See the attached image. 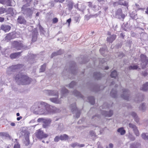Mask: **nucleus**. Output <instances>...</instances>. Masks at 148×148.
<instances>
[{"mask_svg": "<svg viewBox=\"0 0 148 148\" xmlns=\"http://www.w3.org/2000/svg\"><path fill=\"white\" fill-rule=\"evenodd\" d=\"M55 2L58 3L59 2L60 3H62L65 0H54Z\"/></svg>", "mask_w": 148, "mask_h": 148, "instance_id": "40", "label": "nucleus"}, {"mask_svg": "<svg viewBox=\"0 0 148 148\" xmlns=\"http://www.w3.org/2000/svg\"><path fill=\"white\" fill-rule=\"evenodd\" d=\"M73 3L72 2H70L68 4L69 10H71L73 8Z\"/></svg>", "mask_w": 148, "mask_h": 148, "instance_id": "25", "label": "nucleus"}, {"mask_svg": "<svg viewBox=\"0 0 148 148\" xmlns=\"http://www.w3.org/2000/svg\"><path fill=\"white\" fill-rule=\"evenodd\" d=\"M6 11L7 12H7L8 14H10L12 15L14 14L13 8H9Z\"/></svg>", "mask_w": 148, "mask_h": 148, "instance_id": "23", "label": "nucleus"}, {"mask_svg": "<svg viewBox=\"0 0 148 148\" xmlns=\"http://www.w3.org/2000/svg\"><path fill=\"white\" fill-rule=\"evenodd\" d=\"M10 0H0V3L3 5L6 4L7 6H12Z\"/></svg>", "mask_w": 148, "mask_h": 148, "instance_id": "11", "label": "nucleus"}, {"mask_svg": "<svg viewBox=\"0 0 148 148\" xmlns=\"http://www.w3.org/2000/svg\"><path fill=\"white\" fill-rule=\"evenodd\" d=\"M117 132L120 133L122 135L124 134L125 133V131L124 130L123 127H121L118 129L117 130Z\"/></svg>", "mask_w": 148, "mask_h": 148, "instance_id": "17", "label": "nucleus"}, {"mask_svg": "<svg viewBox=\"0 0 148 148\" xmlns=\"http://www.w3.org/2000/svg\"><path fill=\"white\" fill-rule=\"evenodd\" d=\"M141 136L144 139H147L148 140V135H147L145 133H143Z\"/></svg>", "mask_w": 148, "mask_h": 148, "instance_id": "32", "label": "nucleus"}, {"mask_svg": "<svg viewBox=\"0 0 148 148\" xmlns=\"http://www.w3.org/2000/svg\"><path fill=\"white\" fill-rule=\"evenodd\" d=\"M15 79L18 82V85H25L28 84L32 81V79L25 75L20 73L15 77Z\"/></svg>", "mask_w": 148, "mask_h": 148, "instance_id": "1", "label": "nucleus"}, {"mask_svg": "<svg viewBox=\"0 0 148 148\" xmlns=\"http://www.w3.org/2000/svg\"><path fill=\"white\" fill-rule=\"evenodd\" d=\"M138 68V66L137 65H134L133 66H130L128 67L129 70H135L136 69Z\"/></svg>", "mask_w": 148, "mask_h": 148, "instance_id": "27", "label": "nucleus"}, {"mask_svg": "<svg viewBox=\"0 0 148 148\" xmlns=\"http://www.w3.org/2000/svg\"><path fill=\"white\" fill-rule=\"evenodd\" d=\"M96 75H100V74L99 73H97V74Z\"/></svg>", "mask_w": 148, "mask_h": 148, "instance_id": "62", "label": "nucleus"}, {"mask_svg": "<svg viewBox=\"0 0 148 148\" xmlns=\"http://www.w3.org/2000/svg\"><path fill=\"white\" fill-rule=\"evenodd\" d=\"M0 136H4L6 137L10 138V136L8 134L4 132H0Z\"/></svg>", "mask_w": 148, "mask_h": 148, "instance_id": "22", "label": "nucleus"}, {"mask_svg": "<svg viewBox=\"0 0 148 148\" xmlns=\"http://www.w3.org/2000/svg\"><path fill=\"white\" fill-rule=\"evenodd\" d=\"M148 89V82H146L143 86L142 88H141V90L144 91L147 90Z\"/></svg>", "mask_w": 148, "mask_h": 148, "instance_id": "16", "label": "nucleus"}, {"mask_svg": "<svg viewBox=\"0 0 148 148\" xmlns=\"http://www.w3.org/2000/svg\"><path fill=\"white\" fill-rule=\"evenodd\" d=\"M78 146L80 147H82L84 146V144H79Z\"/></svg>", "mask_w": 148, "mask_h": 148, "instance_id": "49", "label": "nucleus"}, {"mask_svg": "<svg viewBox=\"0 0 148 148\" xmlns=\"http://www.w3.org/2000/svg\"><path fill=\"white\" fill-rule=\"evenodd\" d=\"M141 61L142 62L141 65L142 64H145V65L144 66H142V68L143 69L145 67L146 65L148 64V58L144 54H141L140 56Z\"/></svg>", "mask_w": 148, "mask_h": 148, "instance_id": "5", "label": "nucleus"}, {"mask_svg": "<svg viewBox=\"0 0 148 148\" xmlns=\"http://www.w3.org/2000/svg\"><path fill=\"white\" fill-rule=\"evenodd\" d=\"M58 20L56 17L53 18L52 19V23L53 24L57 23L58 21Z\"/></svg>", "mask_w": 148, "mask_h": 148, "instance_id": "34", "label": "nucleus"}, {"mask_svg": "<svg viewBox=\"0 0 148 148\" xmlns=\"http://www.w3.org/2000/svg\"><path fill=\"white\" fill-rule=\"evenodd\" d=\"M131 115L134 118L135 121L137 122L139 121V119L137 118L136 114L134 112L131 113Z\"/></svg>", "mask_w": 148, "mask_h": 148, "instance_id": "24", "label": "nucleus"}, {"mask_svg": "<svg viewBox=\"0 0 148 148\" xmlns=\"http://www.w3.org/2000/svg\"><path fill=\"white\" fill-rule=\"evenodd\" d=\"M51 95L53 96H56L57 98H53L50 99V100L52 102L56 103H61L60 101L59 100L58 98V92H55L53 91H51Z\"/></svg>", "mask_w": 148, "mask_h": 148, "instance_id": "4", "label": "nucleus"}, {"mask_svg": "<svg viewBox=\"0 0 148 148\" xmlns=\"http://www.w3.org/2000/svg\"><path fill=\"white\" fill-rule=\"evenodd\" d=\"M121 17L123 18H124L125 17V15L124 14H123L121 15Z\"/></svg>", "mask_w": 148, "mask_h": 148, "instance_id": "58", "label": "nucleus"}, {"mask_svg": "<svg viewBox=\"0 0 148 148\" xmlns=\"http://www.w3.org/2000/svg\"><path fill=\"white\" fill-rule=\"evenodd\" d=\"M39 12H38L36 13V16H39Z\"/></svg>", "mask_w": 148, "mask_h": 148, "instance_id": "55", "label": "nucleus"}, {"mask_svg": "<svg viewBox=\"0 0 148 148\" xmlns=\"http://www.w3.org/2000/svg\"><path fill=\"white\" fill-rule=\"evenodd\" d=\"M14 148H20V145L18 144H15L14 146Z\"/></svg>", "mask_w": 148, "mask_h": 148, "instance_id": "41", "label": "nucleus"}, {"mask_svg": "<svg viewBox=\"0 0 148 148\" xmlns=\"http://www.w3.org/2000/svg\"><path fill=\"white\" fill-rule=\"evenodd\" d=\"M146 14H148V7L146 9V11H145Z\"/></svg>", "mask_w": 148, "mask_h": 148, "instance_id": "53", "label": "nucleus"}, {"mask_svg": "<svg viewBox=\"0 0 148 148\" xmlns=\"http://www.w3.org/2000/svg\"><path fill=\"white\" fill-rule=\"evenodd\" d=\"M17 22L20 24H25L26 21L24 18L22 16H19L17 19Z\"/></svg>", "mask_w": 148, "mask_h": 148, "instance_id": "10", "label": "nucleus"}, {"mask_svg": "<svg viewBox=\"0 0 148 148\" xmlns=\"http://www.w3.org/2000/svg\"><path fill=\"white\" fill-rule=\"evenodd\" d=\"M37 36L36 35H33L32 36V41L33 42H34L36 41L37 39Z\"/></svg>", "mask_w": 148, "mask_h": 148, "instance_id": "36", "label": "nucleus"}, {"mask_svg": "<svg viewBox=\"0 0 148 148\" xmlns=\"http://www.w3.org/2000/svg\"><path fill=\"white\" fill-rule=\"evenodd\" d=\"M12 34L10 33L7 35L6 36V39L8 40H10L12 38Z\"/></svg>", "mask_w": 148, "mask_h": 148, "instance_id": "30", "label": "nucleus"}, {"mask_svg": "<svg viewBox=\"0 0 148 148\" xmlns=\"http://www.w3.org/2000/svg\"><path fill=\"white\" fill-rule=\"evenodd\" d=\"M133 144H132L130 146L131 148H133Z\"/></svg>", "mask_w": 148, "mask_h": 148, "instance_id": "61", "label": "nucleus"}, {"mask_svg": "<svg viewBox=\"0 0 148 148\" xmlns=\"http://www.w3.org/2000/svg\"><path fill=\"white\" fill-rule=\"evenodd\" d=\"M5 20L3 17H1L0 16V22H2L4 21Z\"/></svg>", "mask_w": 148, "mask_h": 148, "instance_id": "45", "label": "nucleus"}, {"mask_svg": "<svg viewBox=\"0 0 148 148\" xmlns=\"http://www.w3.org/2000/svg\"><path fill=\"white\" fill-rule=\"evenodd\" d=\"M108 69H109V67L108 66H106L105 68V69L106 70Z\"/></svg>", "mask_w": 148, "mask_h": 148, "instance_id": "60", "label": "nucleus"}, {"mask_svg": "<svg viewBox=\"0 0 148 148\" xmlns=\"http://www.w3.org/2000/svg\"><path fill=\"white\" fill-rule=\"evenodd\" d=\"M74 94L76 96H79L81 95L80 93L77 90H75L74 92Z\"/></svg>", "mask_w": 148, "mask_h": 148, "instance_id": "37", "label": "nucleus"}, {"mask_svg": "<svg viewBox=\"0 0 148 148\" xmlns=\"http://www.w3.org/2000/svg\"><path fill=\"white\" fill-rule=\"evenodd\" d=\"M0 28L5 32H7L10 30L11 27L9 25H1Z\"/></svg>", "mask_w": 148, "mask_h": 148, "instance_id": "9", "label": "nucleus"}, {"mask_svg": "<svg viewBox=\"0 0 148 148\" xmlns=\"http://www.w3.org/2000/svg\"><path fill=\"white\" fill-rule=\"evenodd\" d=\"M117 2H114L113 3V5L114 6H116V4Z\"/></svg>", "mask_w": 148, "mask_h": 148, "instance_id": "54", "label": "nucleus"}, {"mask_svg": "<svg viewBox=\"0 0 148 148\" xmlns=\"http://www.w3.org/2000/svg\"><path fill=\"white\" fill-rule=\"evenodd\" d=\"M22 51L20 52L14 53L11 54L10 55V57L12 59H14L17 57L21 56Z\"/></svg>", "mask_w": 148, "mask_h": 148, "instance_id": "12", "label": "nucleus"}, {"mask_svg": "<svg viewBox=\"0 0 148 148\" xmlns=\"http://www.w3.org/2000/svg\"><path fill=\"white\" fill-rule=\"evenodd\" d=\"M142 74L143 76H145L147 75V73L146 72H144Z\"/></svg>", "mask_w": 148, "mask_h": 148, "instance_id": "48", "label": "nucleus"}, {"mask_svg": "<svg viewBox=\"0 0 148 148\" xmlns=\"http://www.w3.org/2000/svg\"><path fill=\"white\" fill-rule=\"evenodd\" d=\"M69 138V136L66 134L61 135L60 136V139L61 140H65Z\"/></svg>", "mask_w": 148, "mask_h": 148, "instance_id": "15", "label": "nucleus"}, {"mask_svg": "<svg viewBox=\"0 0 148 148\" xmlns=\"http://www.w3.org/2000/svg\"><path fill=\"white\" fill-rule=\"evenodd\" d=\"M145 106V105H144V104H142V105L141 107H140V109H141L142 110H144V106Z\"/></svg>", "mask_w": 148, "mask_h": 148, "instance_id": "47", "label": "nucleus"}, {"mask_svg": "<svg viewBox=\"0 0 148 148\" xmlns=\"http://www.w3.org/2000/svg\"><path fill=\"white\" fill-rule=\"evenodd\" d=\"M142 10V8H139L138 9V10Z\"/></svg>", "mask_w": 148, "mask_h": 148, "instance_id": "64", "label": "nucleus"}, {"mask_svg": "<svg viewBox=\"0 0 148 148\" xmlns=\"http://www.w3.org/2000/svg\"><path fill=\"white\" fill-rule=\"evenodd\" d=\"M119 10L121 12H122V10L121 9H120Z\"/></svg>", "mask_w": 148, "mask_h": 148, "instance_id": "63", "label": "nucleus"}, {"mask_svg": "<svg viewBox=\"0 0 148 148\" xmlns=\"http://www.w3.org/2000/svg\"><path fill=\"white\" fill-rule=\"evenodd\" d=\"M39 108L41 107L42 108H45V103L44 102H41L39 105Z\"/></svg>", "mask_w": 148, "mask_h": 148, "instance_id": "33", "label": "nucleus"}, {"mask_svg": "<svg viewBox=\"0 0 148 148\" xmlns=\"http://www.w3.org/2000/svg\"><path fill=\"white\" fill-rule=\"evenodd\" d=\"M102 113L103 115H104L105 116L110 117L112 115L113 112L112 111L110 110L109 112L103 111Z\"/></svg>", "mask_w": 148, "mask_h": 148, "instance_id": "14", "label": "nucleus"}, {"mask_svg": "<svg viewBox=\"0 0 148 148\" xmlns=\"http://www.w3.org/2000/svg\"><path fill=\"white\" fill-rule=\"evenodd\" d=\"M116 35H112L110 37L107 38V41L109 42L112 43L116 39Z\"/></svg>", "mask_w": 148, "mask_h": 148, "instance_id": "13", "label": "nucleus"}, {"mask_svg": "<svg viewBox=\"0 0 148 148\" xmlns=\"http://www.w3.org/2000/svg\"><path fill=\"white\" fill-rule=\"evenodd\" d=\"M129 125L130 127L133 129L134 132L136 135L137 136H138L139 135V131L138 130L136 126L135 125H133L130 123L129 124Z\"/></svg>", "mask_w": 148, "mask_h": 148, "instance_id": "8", "label": "nucleus"}, {"mask_svg": "<svg viewBox=\"0 0 148 148\" xmlns=\"http://www.w3.org/2000/svg\"><path fill=\"white\" fill-rule=\"evenodd\" d=\"M68 92V90L67 89H66L65 88L64 89V90H62V92L63 93H66Z\"/></svg>", "mask_w": 148, "mask_h": 148, "instance_id": "44", "label": "nucleus"}, {"mask_svg": "<svg viewBox=\"0 0 148 148\" xmlns=\"http://www.w3.org/2000/svg\"><path fill=\"white\" fill-rule=\"evenodd\" d=\"M62 53V51L60 50H59L56 52H54L51 55V58L55 56H57L58 55H60Z\"/></svg>", "mask_w": 148, "mask_h": 148, "instance_id": "20", "label": "nucleus"}, {"mask_svg": "<svg viewBox=\"0 0 148 148\" xmlns=\"http://www.w3.org/2000/svg\"><path fill=\"white\" fill-rule=\"evenodd\" d=\"M26 11L27 14L29 16L32 15L33 13V11L29 8H26Z\"/></svg>", "mask_w": 148, "mask_h": 148, "instance_id": "19", "label": "nucleus"}, {"mask_svg": "<svg viewBox=\"0 0 148 148\" xmlns=\"http://www.w3.org/2000/svg\"><path fill=\"white\" fill-rule=\"evenodd\" d=\"M117 74L116 71L114 70L113 71L111 72L110 76L112 77L115 78L117 76Z\"/></svg>", "mask_w": 148, "mask_h": 148, "instance_id": "21", "label": "nucleus"}, {"mask_svg": "<svg viewBox=\"0 0 148 148\" xmlns=\"http://www.w3.org/2000/svg\"><path fill=\"white\" fill-rule=\"evenodd\" d=\"M109 146L110 148H112L113 147V145L112 144L110 143L109 144Z\"/></svg>", "mask_w": 148, "mask_h": 148, "instance_id": "51", "label": "nucleus"}, {"mask_svg": "<svg viewBox=\"0 0 148 148\" xmlns=\"http://www.w3.org/2000/svg\"><path fill=\"white\" fill-rule=\"evenodd\" d=\"M118 4L125 6H127L128 5V3L127 2L125 1H124L123 3L120 2H118Z\"/></svg>", "mask_w": 148, "mask_h": 148, "instance_id": "29", "label": "nucleus"}, {"mask_svg": "<svg viewBox=\"0 0 148 148\" xmlns=\"http://www.w3.org/2000/svg\"><path fill=\"white\" fill-rule=\"evenodd\" d=\"M26 142H27V143H25V145L26 146H27L29 145V138H27V139H26Z\"/></svg>", "mask_w": 148, "mask_h": 148, "instance_id": "43", "label": "nucleus"}, {"mask_svg": "<svg viewBox=\"0 0 148 148\" xmlns=\"http://www.w3.org/2000/svg\"><path fill=\"white\" fill-rule=\"evenodd\" d=\"M107 34L108 35L110 36L111 35V33L110 32H108Z\"/></svg>", "mask_w": 148, "mask_h": 148, "instance_id": "57", "label": "nucleus"}, {"mask_svg": "<svg viewBox=\"0 0 148 148\" xmlns=\"http://www.w3.org/2000/svg\"><path fill=\"white\" fill-rule=\"evenodd\" d=\"M99 51L101 54L103 55V54L104 53V52L103 53V52L105 51V49H104L103 48H101L100 49Z\"/></svg>", "mask_w": 148, "mask_h": 148, "instance_id": "39", "label": "nucleus"}, {"mask_svg": "<svg viewBox=\"0 0 148 148\" xmlns=\"http://www.w3.org/2000/svg\"><path fill=\"white\" fill-rule=\"evenodd\" d=\"M46 66V64H44L42 65L40 69V72H43L45 71V69Z\"/></svg>", "mask_w": 148, "mask_h": 148, "instance_id": "26", "label": "nucleus"}, {"mask_svg": "<svg viewBox=\"0 0 148 148\" xmlns=\"http://www.w3.org/2000/svg\"><path fill=\"white\" fill-rule=\"evenodd\" d=\"M16 116H20V114L19 113H16Z\"/></svg>", "mask_w": 148, "mask_h": 148, "instance_id": "59", "label": "nucleus"}, {"mask_svg": "<svg viewBox=\"0 0 148 148\" xmlns=\"http://www.w3.org/2000/svg\"><path fill=\"white\" fill-rule=\"evenodd\" d=\"M35 135L37 138L40 140L46 138L48 136L47 134L45 133L40 129L36 130L35 133Z\"/></svg>", "mask_w": 148, "mask_h": 148, "instance_id": "3", "label": "nucleus"}, {"mask_svg": "<svg viewBox=\"0 0 148 148\" xmlns=\"http://www.w3.org/2000/svg\"><path fill=\"white\" fill-rule=\"evenodd\" d=\"M128 91L126 89H124L123 90V94L121 95V97L124 99L128 100Z\"/></svg>", "mask_w": 148, "mask_h": 148, "instance_id": "7", "label": "nucleus"}, {"mask_svg": "<svg viewBox=\"0 0 148 148\" xmlns=\"http://www.w3.org/2000/svg\"><path fill=\"white\" fill-rule=\"evenodd\" d=\"M88 99L89 100V102L92 105L94 104L95 103V100L94 97H88Z\"/></svg>", "mask_w": 148, "mask_h": 148, "instance_id": "18", "label": "nucleus"}, {"mask_svg": "<svg viewBox=\"0 0 148 148\" xmlns=\"http://www.w3.org/2000/svg\"><path fill=\"white\" fill-rule=\"evenodd\" d=\"M10 125L12 126H14L15 125V124L14 123H11Z\"/></svg>", "mask_w": 148, "mask_h": 148, "instance_id": "52", "label": "nucleus"}, {"mask_svg": "<svg viewBox=\"0 0 148 148\" xmlns=\"http://www.w3.org/2000/svg\"><path fill=\"white\" fill-rule=\"evenodd\" d=\"M71 108L72 111V112H73L74 110H76L77 109V107L76 106V103L74 104L73 106L71 105Z\"/></svg>", "mask_w": 148, "mask_h": 148, "instance_id": "31", "label": "nucleus"}, {"mask_svg": "<svg viewBox=\"0 0 148 148\" xmlns=\"http://www.w3.org/2000/svg\"><path fill=\"white\" fill-rule=\"evenodd\" d=\"M22 117L21 116H20L19 117H18L17 118V120L18 121H19L22 118Z\"/></svg>", "mask_w": 148, "mask_h": 148, "instance_id": "50", "label": "nucleus"}, {"mask_svg": "<svg viewBox=\"0 0 148 148\" xmlns=\"http://www.w3.org/2000/svg\"><path fill=\"white\" fill-rule=\"evenodd\" d=\"M39 28L40 29V30H41V31H43V30H44V28L40 25L39 26Z\"/></svg>", "mask_w": 148, "mask_h": 148, "instance_id": "46", "label": "nucleus"}, {"mask_svg": "<svg viewBox=\"0 0 148 148\" xmlns=\"http://www.w3.org/2000/svg\"><path fill=\"white\" fill-rule=\"evenodd\" d=\"M12 46L17 50H21L25 48L23 42L21 40L14 41L12 43Z\"/></svg>", "mask_w": 148, "mask_h": 148, "instance_id": "2", "label": "nucleus"}, {"mask_svg": "<svg viewBox=\"0 0 148 148\" xmlns=\"http://www.w3.org/2000/svg\"><path fill=\"white\" fill-rule=\"evenodd\" d=\"M6 12L7 11L5 8L2 7L0 8V14H1Z\"/></svg>", "mask_w": 148, "mask_h": 148, "instance_id": "28", "label": "nucleus"}, {"mask_svg": "<svg viewBox=\"0 0 148 148\" xmlns=\"http://www.w3.org/2000/svg\"><path fill=\"white\" fill-rule=\"evenodd\" d=\"M21 64H18L16 65H12L8 68L9 71H14L23 67Z\"/></svg>", "mask_w": 148, "mask_h": 148, "instance_id": "6", "label": "nucleus"}, {"mask_svg": "<svg viewBox=\"0 0 148 148\" xmlns=\"http://www.w3.org/2000/svg\"><path fill=\"white\" fill-rule=\"evenodd\" d=\"M26 0L27 3H29L32 0Z\"/></svg>", "mask_w": 148, "mask_h": 148, "instance_id": "56", "label": "nucleus"}, {"mask_svg": "<svg viewBox=\"0 0 148 148\" xmlns=\"http://www.w3.org/2000/svg\"><path fill=\"white\" fill-rule=\"evenodd\" d=\"M75 84V82L72 81L69 84V86L70 88H72Z\"/></svg>", "mask_w": 148, "mask_h": 148, "instance_id": "35", "label": "nucleus"}, {"mask_svg": "<svg viewBox=\"0 0 148 148\" xmlns=\"http://www.w3.org/2000/svg\"><path fill=\"white\" fill-rule=\"evenodd\" d=\"M71 18H69L66 21V22L68 23L69 24V26L71 22Z\"/></svg>", "mask_w": 148, "mask_h": 148, "instance_id": "42", "label": "nucleus"}, {"mask_svg": "<svg viewBox=\"0 0 148 148\" xmlns=\"http://www.w3.org/2000/svg\"><path fill=\"white\" fill-rule=\"evenodd\" d=\"M60 139V136H57L55 137L54 139V141L55 142H58Z\"/></svg>", "mask_w": 148, "mask_h": 148, "instance_id": "38", "label": "nucleus"}]
</instances>
